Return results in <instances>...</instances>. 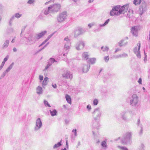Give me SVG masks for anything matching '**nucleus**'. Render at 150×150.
I'll return each instance as SVG.
<instances>
[{
	"mask_svg": "<svg viewBox=\"0 0 150 150\" xmlns=\"http://www.w3.org/2000/svg\"><path fill=\"white\" fill-rule=\"evenodd\" d=\"M44 103L46 105H47V106L48 107H50V105L48 103V102L47 101H46L45 100L44 101Z\"/></svg>",
	"mask_w": 150,
	"mask_h": 150,
	"instance_id": "obj_28",
	"label": "nucleus"
},
{
	"mask_svg": "<svg viewBox=\"0 0 150 150\" xmlns=\"http://www.w3.org/2000/svg\"><path fill=\"white\" fill-rule=\"evenodd\" d=\"M63 77H64L65 78H68L69 76V78L71 79L73 76L72 75H70L69 73L67 72L65 74L63 75Z\"/></svg>",
	"mask_w": 150,
	"mask_h": 150,
	"instance_id": "obj_11",
	"label": "nucleus"
},
{
	"mask_svg": "<svg viewBox=\"0 0 150 150\" xmlns=\"http://www.w3.org/2000/svg\"><path fill=\"white\" fill-rule=\"evenodd\" d=\"M92 25L91 24H89L88 25V26L89 27V28H90Z\"/></svg>",
	"mask_w": 150,
	"mask_h": 150,
	"instance_id": "obj_48",
	"label": "nucleus"
},
{
	"mask_svg": "<svg viewBox=\"0 0 150 150\" xmlns=\"http://www.w3.org/2000/svg\"><path fill=\"white\" fill-rule=\"evenodd\" d=\"M66 16V12H63L59 15L57 17V20L59 22H61L64 21Z\"/></svg>",
	"mask_w": 150,
	"mask_h": 150,
	"instance_id": "obj_4",
	"label": "nucleus"
},
{
	"mask_svg": "<svg viewBox=\"0 0 150 150\" xmlns=\"http://www.w3.org/2000/svg\"><path fill=\"white\" fill-rule=\"evenodd\" d=\"M143 90H145V88H144V87H143Z\"/></svg>",
	"mask_w": 150,
	"mask_h": 150,
	"instance_id": "obj_51",
	"label": "nucleus"
},
{
	"mask_svg": "<svg viewBox=\"0 0 150 150\" xmlns=\"http://www.w3.org/2000/svg\"><path fill=\"white\" fill-rule=\"evenodd\" d=\"M52 86L54 88H56L57 87V85H56V84H52Z\"/></svg>",
	"mask_w": 150,
	"mask_h": 150,
	"instance_id": "obj_37",
	"label": "nucleus"
},
{
	"mask_svg": "<svg viewBox=\"0 0 150 150\" xmlns=\"http://www.w3.org/2000/svg\"><path fill=\"white\" fill-rule=\"evenodd\" d=\"M62 150H66V148H64V149H63Z\"/></svg>",
	"mask_w": 150,
	"mask_h": 150,
	"instance_id": "obj_50",
	"label": "nucleus"
},
{
	"mask_svg": "<svg viewBox=\"0 0 150 150\" xmlns=\"http://www.w3.org/2000/svg\"><path fill=\"white\" fill-rule=\"evenodd\" d=\"M41 90H42V88L41 87H38V88L37 89V90H39L40 91H41Z\"/></svg>",
	"mask_w": 150,
	"mask_h": 150,
	"instance_id": "obj_41",
	"label": "nucleus"
},
{
	"mask_svg": "<svg viewBox=\"0 0 150 150\" xmlns=\"http://www.w3.org/2000/svg\"><path fill=\"white\" fill-rule=\"evenodd\" d=\"M79 0H74V1L75 2H77L78 1H79Z\"/></svg>",
	"mask_w": 150,
	"mask_h": 150,
	"instance_id": "obj_45",
	"label": "nucleus"
},
{
	"mask_svg": "<svg viewBox=\"0 0 150 150\" xmlns=\"http://www.w3.org/2000/svg\"><path fill=\"white\" fill-rule=\"evenodd\" d=\"M131 30L133 35L135 36H137L138 35V29L136 26L132 27L131 29Z\"/></svg>",
	"mask_w": 150,
	"mask_h": 150,
	"instance_id": "obj_6",
	"label": "nucleus"
},
{
	"mask_svg": "<svg viewBox=\"0 0 150 150\" xmlns=\"http://www.w3.org/2000/svg\"><path fill=\"white\" fill-rule=\"evenodd\" d=\"M101 49L102 50L104 51H107L108 50V48L105 46L102 47Z\"/></svg>",
	"mask_w": 150,
	"mask_h": 150,
	"instance_id": "obj_21",
	"label": "nucleus"
},
{
	"mask_svg": "<svg viewBox=\"0 0 150 150\" xmlns=\"http://www.w3.org/2000/svg\"><path fill=\"white\" fill-rule=\"evenodd\" d=\"M142 1V0H134L133 4L135 5H139L140 4Z\"/></svg>",
	"mask_w": 150,
	"mask_h": 150,
	"instance_id": "obj_16",
	"label": "nucleus"
},
{
	"mask_svg": "<svg viewBox=\"0 0 150 150\" xmlns=\"http://www.w3.org/2000/svg\"><path fill=\"white\" fill-rule=\"evenodd\" d=\"M88 69L89 68L88 67L84 66L83 69V72H86L88 71Z\"/></svg>",
	"mask_w": 150,
	"mask_h": 150,
	"instance_id": "obj_18",
	"label": "nucleus"
},
{
	"mask_svg": "<svg viewBox=\"0 0 150 150\" xmlns=\"http://www.w3.org/2000/svg\"><path fill=\"white\" fill-rule=\"evenodd\" d=\"M48 67H48V65H47V67H46V68H45V69H47L48 68Z\"/></svg>",
	"mask_w": 150,
	"mask_h": 150,
	"instance_id": "obj_49",
	"label": "nucleus"
},
{
	"mask_svg": "<svg viewBox=\"0 0 150 150\" xmlns=\"http://www.w3.org/2000/svg\"><path fill=\"white\" fill-rule=\"evenodd\" d=\"M120 149L122 150H128L127 148L124 147H120Z\"/></svg>",
	"mask_w": 150,
	"mask_h": 150,
	"instance_id": "obj_29",
	"label": "nucleus"
},
{
	"mask_svg": "<svg viewBox=\"0 0 150 150\" xmlns=\"http://www.w3.org/2000/svg\"><path fill=\"white\" fill-rule=\"evenodd\" d=\"M79 31H80V32H81V30H79Z\"/></svg>",
	"mask_w": 150,
	"mask_h": 150,
	"instance_id": "obj_54",
	"label": "nucleus"
},
{
	"mask_svg": "<svg viewBox=\"0 0 150 150\" xmlns=\"http://www.w3.org/2000/svg\"><path fill=\"white\" fill-rule=\"evenodd\" d=\"M42 125V122L41 121L40 119V118H38L36 121V126L40 128Z\"/></svg>",
	"mask_w": 150,
	"mask_h": 150,
	"instance_id": "obj_13",
	"label": "nucleus"
},
{
	"mask_svg": "<svg viewBox=\"0 0 150 150\" xmlns=\"http://www.w3.org/2000/svg\"><path fill=\"white\" fill-rule=\"evenodd\" d=\"M21 16V14L19 13H16L15 15V17L17 18H19Z\"/></svg>",
	"mask_w": 150,
	"mask_h": 150,
	"instance_id": "obj_25",
	"label": "nucleus"
},
{
	"mask_svg": "<svg viewBox=\"0 0 150 150\" xmlns=\"http://www.w3.org/2000/svg\"><path fill=\"white\" fill-rule=\"evenodd\" d=\"M137 47H136L134 49V52L137 55L138 57H140V53L139 50L140 48L141 44L140 42L137 44Z\"/></svg>",
	"mask_w": 150,
	"mask_h": 150,
	"instance_id": "obj_5",
	"label": "nucleus"
},
{
	"mask_svg": "<svg viewBox=\"0 0 150 150\" xmlns=\"http://www.w3.org/2000/svg\"><path fill=\"white\" fill-rule=\"evenodd\" d=\"M119 45L120 46H122V41H121L119 43Z\"/></svg>",
	"mask_w": 150,
	"mask_h": 150,
	"instance_id": "obj_39",
	"label": "nucleus"
},
{
	"mask_svg": "<svg viewBox=\"0 0 150 150\" xmlns=\"http://www.w3.org/2000/svg\"><path fill=\"white\" fill-rule=\"evenodd\" d=\"M87 108H89V109H91V106L90 105H87Z\"/></svg>",
	"mask_w": 150,
	"mask_h": 150,
	"instance_id": "obj_42",
	"label": "nucleus"
},
{
	"mask_svg": "<svg viewBox=\"0 0 150 150\" xmlns=\"http://www.w3.org/2000/svg\"><path fill=\"white\" fill-rule=\"evenodd\" d=\"M109 56H108L104 57V59L106 62H108L109 59Z\"/></svg>",
	"mask_w": 150,
	"mask_h": 150,
	"instance_id": "obj_27",
	"label": "nucleus"
},
{
	"mask_svg": "<svg viewBox=\"0 0 150 150\" xmlns=\"http://www.w3.org/2000/svg\"><path fill=\"white\" fill-rule=\"evenodd\" d=\"M64 40L67 41H68L69 40V38L68 37H67L65 38Z\"/></svg>",
	"mask_w": 150,
	"mask_h": 150,
	"instance_id": "obj_36",
	"label": "nucleus"
},
{
	"mask_svg": "<svg viewBox=\"0 0 150 150\" xmlns=\"http://www.w3.org/2000/svg\"><path fill=\"white\" fill-rule=\"evenodd\" d=\"M61 141L60 142L58 143L57 144H55L54 146V148H57L61 145Z\"/></svg>",
	"mask_w": 150,
	"mask_h": 150,
	"instance_id": "obj_17",
	"label": "nucleus"
},
{
	"mask_svg": "<svg viewBox=\"0 0 150 150\" xmlns=\"http://www.w3.org/2000/svg\"><path fill=\"white\" fill-rule=\"evenodd\" d=\"M48 78L46 77L44 78V80L43 81V84L44 85H45L47 84L48 81Z\"/></svg>",
	"mask_w": 150,
	"mask_h": 150,
	"instance_id": "obj_19",
	"label": "nucleus"
},
{
	"mask_svg": "<svg viewBox=\"0 0 150 150\" xmlns=\"http://www.w3.org/2000/svg\"><path fill=\"white\" fill-rule=\"evenodd\" d=\"M96 59L95 58H91L88 60V62L89 64H93L95 63Z\"/></svg>",
	"mask_w": 150,
	"mask_h": 150,
	"instance_id": "obj_14",
	"label": "nucleus"
},
{
	"mask_svg": "<svg viewBox=\"0 0 150 150\" xmlns=\"http://www.w3.org/2000/svg\"><path fill=\"white\" fill-rule=\"evenodd\" d=\"M66 98L68 102L70 104H71V101L70 96L67 95L66 96Z\"/></svg>",
	"mask_w": 150,
	"mask_h": 150,
	"instance_id": "obj_15",
	"label": "nucleus"
},
{
	"mask_svg": "<svg viewBox=\"0 0 150 150\" xmlns=\"http://www.w3.org/2000/svg\"><path fill=\"white\" fill-rule=\"evenodd\" d=\"M12 67V65H10L9 67L7 69L6 71H8L10 69H11Z\"/></svg>",
	"mask_w": 150,
	"mask_h": 150,
	"instance_id": "obj_33",
	"label": "nucleus"
},
{
	"mask_svg": "<svg viewBox=\"0 0 150 150\" xmlns=\"http://www.w3.org/2000/svg\"><path fill=\"white\" fill-rule=\"evenodd\" d=\"M50 60L52 62H54L55 61L54 59L53 58H50Z\"/></svg>",
	"mask_w": 150,
	"mask_h": 150,
	"instance_id": "obj_32",
	"label": "nucleus"
},
{
	"mask_svg": "<svg viewBox=\"0 0 150 150\" xmlns=\"http://www.w3.org/2000/svg\"><path fill=\"white\" fill-rule=\"evenodd\" d=\"M93 0H92L91 1V0H90L89 1V2H92L93 1Z\"/></svg>",
	"mask_w": 150,
	"mask_h": 150,
	"instance_id": "obj_47",
	"label": "nucleus"
},
{
	"mask_svg": "<svg viewBox=\"0 0 150 150\" xmlns=\"http://www.w3.org/2000/svg\"><path fill=\"white\" fill-rule=\"evenodd\" d=\"M47 3V2H46V3H45V4H46Z\"/></svg>",
	"mask_w": 150,
	"mask_h": 150,
	"instance_id": "obj_53",
	"label": "nucleus"
},
{
	"mask_svg": "<svg viewBox=\"0 0 150 150\" xmlns=\"http://www.w3.org/2000/svg\"><path fill=\"white\" fill-rule=\"evenodd\" d=\"M47 33L46 31H42L37 35L36 38L39 39Z\"/></svg>",
	"mask_w": 150,
	"mask_h": 150,
	"instance_id": "obj_9",
	"label": "nucleus"
},
{
	"mask_svg": "<svg viewBox=\"0 0 150 150\" xmlns=\"http://www.w3.org/2000/svg\"><path fill=\"white\" fill-rule=\"evenodd\" d=\"M50 38H48L47 39L45 40V41L43 42L41 44V45H42L44 44H45V43H46L47 42V41L49 40Z\"/></svg>",
	"mask_w": 150,
	"mask_h": 150,
	"instance_id": "obj_26",
	"label": "nucleus"
},
{
	"mask_svg": "<svg viewBox=\"0 0 150 150\" xmlns=\"http://www.w3.org/2000/svg\"><path fill=\"white\" fill-rule=\"evenodd\" d=\"M82 58L85 60H86L88 58V55L87 52H84L82 54Z\"/></svg>",
	"mask_w": 150,
	"mask_h": 150,
	"instance_id": "obj_10",
	"label": "nucleus"
},
{
	"mask_svg": "<svg viewBox=\"0 0 150 150\" xmlns=\"http://www.w3.org/2000/svg\"><path fill=\"white\" fill-rule=\"evenodd\" d=\"M50 113H51V115L52 116H54L57 113V111L56 110H54L52 111L50 110Z\"/></svg>",
	"mask_w": 150,
	"mask_h": 150,
	"instance_id": "obj_20",
	"label": "nucleus"
},
{
	"mask_svg": "<svg viewBox=\"0 0 150 150\" xmlns=\"http://www.w3.org/2000/svg\"><path fill=\"white\" fill-rule=\"evenodd\" d=\"M120 6H117L114 7L110 12L111 16L119 15L120 14Z\"/></svg>",
	"mask_w": 150,
	"mask_h": 150,
	"instance_id": "obj_2",
	"label": "nucleus"
},
{
	"mask_svg": "<svg viewBox=\"0 0 150 150\" xmlns=\"http://www.w3.org/2000/svg\"><path fill=\"white\" fill-rule=\"evenodd\" d=\"M119 49H117L115 51V52H117V51H119Z\"/></svg>",
	"mask_w": 150,
	"mask_h": 150,
	"instance_id": "obj_46",
	"label": "nucleus"
},
{
	"mask_svg": "<svg viewBox=\"0 0 150 150\" xmlns=\"http://www.w3.org/2000/svg\"><path fill=\"white\" fill-rule=\"evenodd\" d=\"M109 21V19L107 20L104 23V24H103V26H105V25H106L107 24H108V23Z\"/></svg>",
	"mask_w": 150,
	"mask_h": 150,
	"instance_id": "obj_31",
	"label": "nucleus"
},
{
	"mask_svg": "<svg viewBox=\"0 0 150 150\" xmlns=\"http://www.w3.org/2000/svg\"><path fill=\"white\" fill-rule=\"evenodd\" d=\"M13 50L14 52H16L17 51V49L16 48L14 47L13 48Z\"/></svg>",
	"mask_w": 150,
	"mask_h": 150,
	"instance_id": "obj_38",
	"label": "nucleus"
},
{
	"mask_svg": "<svg viewBox=\"0 0 150 150\" xmlns=\"http://www.w3.org/2000/svg\"><path fill=\"white\" fill-rule=\"evenodd\" d=\"M74 133L75 134H76V129H74V130H73V132H74Z\"/></svg>",
	"mask_w": 150,
	"mask_h": 150,
	"instance_id": "obj_40",
	"label": "nucleus"
},
{
	"mask_svg": "<svg viewBox=\"0 0 150 150\" xmlns=\"http://www.w3.org/2000/svg\"><path fill=\"white\" fill-rule=\"evenodd\" d=\"M14 39H13L11 41V42L12 43H13L14 42Z\"/></svg>",
	"mask_w": 150,
	"mask_h": 150,
	"instance_id": "obj_44",
	"label": "nucleus"
},
{
	"mask_svg": "<svg viewBox=\"0 0 150 150\" xmlns=\"http://www.w3.org/2000/svg\"><path fill=\"white\" fill-rule=\"evenodd\" d=\"M66 144H67V145L68 143H67V141H66Z\"/></svg>",
	"mask_w": 150,
	"mask_h": 150,
	"instance_id": "obj_52",
	"label": "nucleus"
},
{
	"mask_svg": "<svg viewBox=\"0 0 150 150\" xmlns=\"http://www.w3.org/2000/svg\"><path fill=\"white\" fill-rule=\"evenodd\" d=\"M65 47L67 49H68L69 48V46H66V45H65Z\"/></svg>",
	"mask_w": 150,
	"mask_h": 150,
	"instance_id": "obj_43",
	"label": "nucleus"
},
{
	"mask_svg": "<svg viewBox=\"0 0 150 150\" xmlns=\"http://www.w3.org/2000/svg\"><path fill=\"white\" fill-rule=\"evenodd\" d=\"M101 145L103 147H106V142H105L104 141L101 143Z\"/></svg>",
	"mask_w": 150,
	"mask_h": 150,
	"instance_id": "obj_23",
	"label": "nucleus"
},
{
	"mask_svg": "<svg viewBox=\"0 0 150 150\" xmlns=\"http://www.w3.org/2000/svg\"><path fill=\"white\" fill-rule=\"evenodd\" d=\"M142 79L141 78H140L139 79V80H138V82H139V83L140 84H142Z\"/></svg>",
	"mask_w": 150,
	"mask_h": 150,
	"instance_id": "obj_35",
	"label": "nucleus"
},
{
	"mask_svg": "<svg viewBox=\"0 0 150 150\" xmlns=\"http://www.w3.org/2000/svg\"><path fill=\"white\" fill-rule=\"evenodd\" d=\"M8 56H7L4 59L3 61L2 62L1 66L0 67V69H1L3 67L4 65L5 62L8 59Z\"/></svg>",
	"mask_w": 150,
	"mask_h": 150,
	"instance_id": "obj_12",
	"label": "nucleus"
},
{
	"mask_svg": "<svg viewBox=\"0 0 150 150\" xmlns=\"http://www.w3.org/2000/svg\"><path fill=\"white\" fill-rule=\"evenodd\" d=\"M132 100H131L130 101V103L132 104L134 103L135 104L137 103L138 101V97L137 95L134 94L132 96Z\"/></svg>",
	"mask_w": 150,
	"mask_h": 150,
	"instance_id": "obj_7",
	"label": "nucleus"
},
{
	"mask_svg": "<svg viewBox=\"0 0 150 150\" xmlns=\"http://www.w3.org/2000/svg\"><path fill=\"white\" fill-rule=\"evenodd\" d=\"M129 5L126 4L120 7V14L126 12L129 8Z\"/></svg>",
	"mask_w": 150,
	"mask_h": 150,
	"instance_id": "obj_3",
	"label": "nucleus"
},
{
	"mask_svg": "<svg viewBox=\"0 0 150 150\" xmlns=\"http://www.w3.org/2000/svg\"><path fill=\"white\" fill-rule=\"evenodd\" d=\"M98 103V101L97 99H95L93 100V104L95 105H97Z\"/></svg>",
	"mask_w": 150,
	"mask_h": 150,
	"instance_id": "obj_24",
	"label": "nucleus"
},
{
	"mask_svg": "<svg viewBox=\"0 0 150 150\" xmlns=\"http://www.w3.org/2000/svg\"><path fill=\"white\" fill-rule=\"evenodd\" d=\"M84 46V43L83 42H80L76 45V48L78 50H81L83 48Z\"/></svg>",
	"mask_w": 150,
	"mask_h": 150,
	"instance_id": "obj_8",
	"label": "nucleus"
},
{
	"mask_svg": "<svg viewBox=\"0 0 150 150\" xmlns=\"http://www.w3.org/2000/svg\"><path fill=\"white\" fill-rule=\"evenodd\" d=\"M61 5L60 4H54L48 7V11H45L44 13L45 14H48L49 11L52 12H57L61 8Z\"/></svg>",
	"mask_w": 150,
	"mask_h": 150,
	"instance_id": "obj_1",
	"label": "nucleus"
},
{
	"mask_svg": "<svg viewBox=\"0 0 150 150\" xmlns=\"http://www.w3.org/2000/svg\"><path fill=\"white\" fill-rule=\"evenodd\" d=\"M9 42L8 41H6L3 45V47H6L8 45Z\"/></svg>",
	"mask_w": 150,
	"mask_h": 150,
	"instance_id": "obj_22",
	"label": "nucleus"
},
{
	"mask_svg": "<svg viewBox=\"0 0 150 150\" xmlns=\"http://www.w3.org/2000/svg\"><path fill=\"white\" fill-rule=\"evenodd\" d=\"M39 79L41 81H42L43 79V76H42L40 75L39 77Z\"/></svg>",
	"mask_w": 150,
	"mask_h": 150,
	"instance_id": "obj_30",
	"label": "nucleus"
},
{
	"mask_svg": "<svg viewBox=\"0 0 150 150\" xmlns=\"http://www.w3.org/2000/svg\"><path fill=\"white\" fill-rule=\"evenodd\" d=\"M33 1L32 0H29L28 1V3L29 4H31L33 3Z\"/></svg>",
	"mask_w": 150,
	"mask_h": 150,
	"instance_id": "obj_34",
	"label": "nucleus"
}]
</instances>
